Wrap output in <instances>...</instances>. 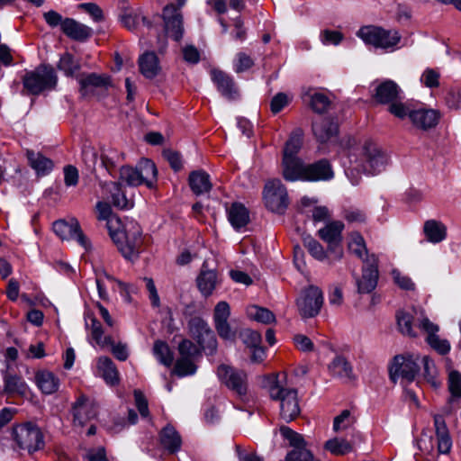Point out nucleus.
<instances>
[{
    "mask_svg": "<svg viewBox=\"0 0 461 461\" xmlns=\"http://www.w3.org/2000/svg\"><path fill=\"white\" fill-rule=\"evenodd\" d=\"M153 354L161 364L167 366L172 365L174 357L166 342L156 341L153 347Z\"/></svg>",
    "mask_w": 461,
    "mask_h": 461,
    "instance_id": "nucleus-46",
    "label": "nucleus"
},
{
    "mask_svg": "<svg viewBox=\"0 0 461 461\" xmlns=\"http://www.w3.org/2000/svg\"><path fill=\"white\" fill-rule=\"evenodd\" d=\"M282 167L283 176L286 181H304L307 164L299 157L283 158Z\"/></svg>",
    "mask_w": 461,
    "mask_h": 461,
    "instance_id": "nucleus-24",
    "label": "nucleus"
},
{
    "mask_svg": "<svg viewBox=\"0 0 461 461\" xmlns=\"http://www.w3.org/2000/svg\"><path fill=\"white\" fill-rule=\"evenodd\" d=\"M106 227L108 229L110 237L119 248L122 240L125 239V233L122 230V223L118 216H112L106 221Z\"/></svg>",
    "mask_w": 461,
    "mask_h": 461,
    "instance_id": "nucleus-42",
    "label": "nucleus"
},
{
    "mask_svg": "<svg viewBox=\"0 0 461 461\" xmlns=\"http://www.w3.org/2000/svg\"><path fill=\"white\" fill-rule=\"evenodd\" d=\"M420 355L402 354L396 355L389 366V377L393 383H396L399 378L407 383L415 380L420 372Z\"/></svg>",
    "mask_w": 461,
    "mask_h": 461,
    "instance_id": "nucleus-5",
    "label": "nucleus"
},
{
    "mask_svg": "<svg viewBox=\"0 0 461 461\" xmlns=\"http://www.w3.org/2000/svg\"><path fill=\"white\" fill-rule=\"evenodd\" d=\"M303 142V131L301 129H295L286 140L283 158H297Z\"/></svg>",
    "mask_w": 461,
    "mask_h": 461,
    "instance_id": "nucleus-35",
    "label": "nucleus"
},
{
    "mask_svg": "<svg viewBox=\"0 0 461 461\" xmlns=\"http://www.w3.org/2000/svg\"><path fill=\"white\" fill-rule=\"evenodd\" d=\"M280 434L284 438L288 440L289 445L293 447V449L306 448V442L303 437L289 427L282 426L280 428Z\"/></svg>",
    "mask_w": 461,
    "mask_h": 461,
    "instance_id": "nucleus-48",
    "label": "nucleus"
},
{
    "mask_svg": "<svg viewBox=\"0 0 461 461\" xmlns=\"http://www.w3.org/2000/svg\"><path fill=\"white\" fill-rule=\"evenodd\" d=\"M78 8L87 13L95 22L104 19L102 9L95 3H83L78 5Z\"/></svg>",
    "mask_w": 461,
    "mask_h": 461,
    "instance_id": "nucleus-61",
    "label": "nucleus"
},
{
    "mask_svg": "<svg viewBox=\"0 0 461 461\" xmlns=\"http://www.w3.org/2000/svg\"><path fill=\"white\" fill-rule=\"evenodd\" d=\"M378 276V258L375 254H371L364 260L361 277L357 278L358 293L369 294L375 290L377 285Z\"/></svg>",
    "mask_w": 461,
    "mask_h": 461,
    "instance_id": "nucleus-14",
    "label": "nucleus"
},
{
    "mask_svg": "<svg viewBox=\"0 0 461 461\" xmlns=\"http://www.w3.org/2000/svg\"><path fill=\"white\" fill-rule=\"evenodd\" d=\"M242 338L244 343L250 348L260 346L262 340L261 334L252 330H244L242 333Z\"/></svg>",
    "mask_w": 461,
    "mask_h": 461,
    "instance_id": "nucleus-62",
    "label": "nucleus"
},
{
    "mask_svg": "<svg viewBox=\"0 0 461 461\" xmlns=\"http://www.w3.org/2000/svg\"><path fill=\"white\" fill-rule=\"evenodd\" d=\"M121 178L132 186H138L143 182L141 173L131 167H123L121 169Z\"/></svg>",
    "mask_w": 461,
    "mask_h": 461,
    "instance_id": "nucleus-51",
    "label": "nucleus"
},
{
    "mask_svg": "<svg viewBox=\"0 0 461 461\" xmlns=\"http://www.w3.org/2000/svg\"><path fill=\"white\" fill-rule=\"evenodd\" d=\"M388 110L392 114L399 119H404L407 116L409 117V114L411 112V110H410L402 102H398V100L390 104Z\"/></svg>",
    "mask_w": 461,
    "mask_h": 461,
    "instance_id": "nucleus-63",
    "label": "nucleus"
},
{
    "mask_svg": "<svg viewBox=\"0 0 461 461\" xmlns=\"http://www.w3.org/2000/svg\"><path fill=\"white\" fill-rule=\"evenodd\" d=\"M439 77L440 74L438 69L428 68L423 71L420 81L425 86L435 88L439 86Z\"/></svg>",
    "mask_w": 461,
    "mask_h": 461,
    "instance_id": "nucleus-54",
    "label": "nucleus"
},
{
    "mask_svg": "<svg viewBox=\"0 0 461 461\" xmlns=\"http://www.w3.org/2000/svg\"><path fill=\"white\" fill-rule=\"evenodd\" d=\"M291 99L288 97V95L285 93H278L273 98L270 102V110L273 113H278L284 107L288 105Z\"/></svg>",
    "mask_w": 461,
    "mask_h": 461,
    "instance_id": "nucleus-59",
    "label": "nucleus"
},
{
    "mask_svg": "<svg viewBox=\"0 0 461 461\" xmlns=\"http://www.w3.org/2000/svg\"><path fill=\"white\" fill-rule=\"evenodd\" d=\"M217 375L221 382L239 398L243 400L247 396L249 383L248 375L244 371L221 365L217 369Z\"/></svg>",
    "mask_w": 461,
    "mask_h": 461,
    "instance_id": "nucleus-8",
    "label": "nucleus"
},
{
    "mask_svg": "<svg viewBox=\"0 0 461 461\" xmlns=\"http://www.w3.org/2000/svg\"><path fill=\"white\" fill-rule=\"evenodd\" d=\"M323 304V293L316 285H309L302 290L296 299L299 314L303 319L312 318L319 314Z\"/></svg>",
    "mask_w": 461,
    "mask_h": 461,
    "instance_id": "nucleus-9",
    "label": "nucleus"
},
{
    "mask_svg": "<svg viewBox=\"0 0 461 461\" xmlns=\"http://www.w3.org/2000/svg\"><path fill=\"white\" fill-rule=\"evenodd\" d=\"M59 69L63 70L68 76H79V64L77 59H60L59 63Z\"/></svg>",
    "mask_w": 461,
    "mask_h": 461,
    "instance_id": "nucleus-60",
    "label": "nucleus"
},
{
    "mask_svg": "<svg viewBox=\"0 0 461 461\" xmlns=\"http://www.w3.org/2000/svg\"><path fill=\"white\" fill-rule=\"evenodd\" d=\"M305 98L309 99V104L312 109L318 113H322L328 111L330 105V98L322 93H311L305 94Z\"/></svg>",
    "mask_w": 461,
    "mask_h": 461,
    "instance_id": "nucleus-39",
    "label": "nucleus"
},
{
    "mask_svg": "<svg viewBox=\"0 0 461 461\" xmlns=\"http://www.w3.org/2000/svg\"><path fill=\"white\" fill-rule=\"evenodd\" d=\"M27 158L30 166L37 172L38 175H46L53 167L52 161L41 153L28 150Z\"/></svg>",
    "mask_w": 461,
    "mask_h": 461,
    "instance_id": "nucleus-37",
    "label": "nucleus"
},
{
    "mask_svg": "<svg viewBox=\"0 0 461 461\" xmlns=\"http://www.w3.org/2000/svg\"><path fill=\"white\" fill-rule=\"evenodd\" d=\"M303 245L317 260L323 261L325 258H329L330 262L335 261L328 250L325 251L321 244L311 236L303 238Z\"/></svg>",
    "mask_w": 461,
    "mask_h": 461,
    "instance_id": "nucleus-38",
    "label": "nucleus"
},
{
    "mask_svg": "<svg viewBox=\"0 0 461 461\" xmlns=\"http://www.w3.org/2000/svg\"><path fill=\"white\" fill-rule=\"evenodd\" d=\"M312 453L307 448H296L289 451L285 456V461H313Z\"/></svg>",
    "mask_w": 461,
    "mask_h": 461,
    "instance_id": "nucleus-56",
    "label": "nucleus"
},
{
    "mask_svg": "<svg viewBox=\"0 0 461 461\" xmlns=\"http://www.w3.org/2000/svg\"><path fill=\"white\" fill-rule=\"evenodd\" d=\"M178 352L181 357L194 359L200 355V348L189 339H183L178 345Z\"/></svg>",
    "mask_w": 461,
    "mask_h": 461,
    "instance_id": "nucleus-53",
    "label": "nucleus"
},
{
    "mask_svg": "<svg viewBox=\"0 0 461 461\" xmlns=\"http://www.w3.org/2000/svg\"><path fill=\"white\" fill-rule=\"evenodd\" d=\"M440 113L435 109L420 108L411 110L409 118L412 124L423 131L434 128L439 121Z\"/></svg>",
    "mask_w": 461,
    "mask_h": 461,
    "instance_id": "nucleus-21",
    "label": "nucleus"
},
{
    "mask_svg": "<svg viewBox=\"0 0 461 461\" xmlns=\"http://www.w3.org/2000/svg\"><path fill=\"white\" fill-rule=\"evenodd\" d=\"M13 436L17 446L29 453H33L44 446L43 434L31 422L14 427Z\"/></svg>",
    "mask_w": 461,
    "mask_h": 461,
    "instance_id": "nucleus-7",
    "label": "nucleus"
},
{
    "mask_svg": "<svg viewBox=\"0 0 461 461\" xmlns=\"http://www.w3.org/2000/svg\"><path fill=\"white\" fill-rule=\"evenodd\" d=\"M227 213L228 220L235 230H240L249 222V210L241 203H231Z\"/></svg>",
    "mask_w": 461,
    "mask_h": 461,
    "instance_id": "nucleus-29",
    "label": "nucleus"
},
{
    "mask_svg": "<svg viewBox=\"0 0 461 461\" xmlns=\"http://www.w3.org/2000/svg\"><path fill=\"white\" fill-rule=\"evenodd\" d=\"M28 390L27 384L20 375L13 372L8 366L4 374V387L1 394L25 396Z\"/></svg>",
    "mask_w": 461,
    "mask_h": 461,
    "instance_id": "nucleus-22",
    "label": "nucleus"
},
{
    "mask_svg": "<svg viewBox=\"0 0 461 461\" xmlns=\"http://www.w3.org/2000/svg\"><path fill=\"white\" fill-rule=\"evenodd\" d=\"M266 207L276 213L284 214L289 205L286 187L279 179L269 180L263 191Z\"/></svg>",
    "mask_w": 461,
    "mask_h": 461,
    "instance_id": "nucleus-6",
    "label": "nucleus"
},
{
    "mask_svg": "<svg viewBox=\"0 0 461 461\" xmlns=\"http://www.w3.org/2000/svg\"><path fill=\"white\" fill-rule=\"evenodd\" d=\"M445 103L447 106L453 110L461 108V90L456 88H451L447 91Z\"/></svg>",
    "mask_w": 461,
    "mask_h": 461,
    "instance_id": "nucleus-58",
    "label": "nucleus"
},
{
    "mask_svg": "<svg viewBox=\"0 0 461 461\" xmlns=\"http://www.w3.org/2000/svg\"><path fill=\"white\" fill-rule=\"evenodd\" d=\"M98 369L107 384L111 385L119 384V373L111 358L107 357H100L98 360Z\"/></svg>",
    "mask_w": 461,
    "mask_h": 461,
    "instance_id": "nucleus-36",
    "label": "nucleus"
},
{
    "mask_svg": "<svg viewBox=\"0 0 461 461\" xmlns=\"http://www.w3.org/2000/svg\"><path fill=\"white\" fill-rule=\"evenodd\" d=\"M230 315V308L229 303L225 301H221L216 304L214 308L213 321L214 323L226 321H228Z\"/></svg>",
    "mask_w": 461,
    "mask_h": 461,
    "instance_id": "nucleus-57",
    "label": "nucleus"
},
{
    "mask_svg": "<svg viewBox=\"0 0 461 461\" xmlns=\"http://www.w3.org/2000/svg\"><path fill=\"white\" fill-rule=\"evenodd\" d=\"M91 334L93 339L100 346H106L108 343H112V339L110 337L103 338V328L101 323L95 318L91 317Z\"/></svg>",
    "mask_w": 461,
    "mask_h": 461,
    "instance_id": "nucleus-52",
    "label": "nucleus"
},
{
    "mask_svg": "<svg viewBox=\"0 0 461 461\" xmlns=\"http://www.w3.org/2000/svg\"><path fill=\"white\" fill-rule=\"evenodd\" d=\"M319 40L324 46H338L344 40V35L340 31L323 29L320 32Z\"/></svg>",
    "mask_w": 461,
    "mask_h": 461,
    "instance_id": "nucleus-49",
    "label": "nucleus"
},
{
    "mask_svg": "<svg viewBox=\"0 0 461 461\" xmlns=\"http://www.w3.org/2000/svg\"><path fill=\"white\" fill-rule=\"evenodd\" d=\"M357 36L366 45L385 50H393L401 41L397 31L385 30L375 25L361 26L357 32Z\"/></svg>",
    "mask_w": 461,
    "mask_h": 461,
    "instance_id": "nucleus-3",
    "label": "nucleus"
},
{
    "mask_svg": "<svg viewBox=\"0 0 461 461\" xmlns=\"http://www.w3.org/2000/svg\"><path fill=\"white\" fill-rule=\"evenodd\" d=\"M189 186L196 195H201L211 191L212 185L210 175L204 170H196L190 173L188 177Z\"/></svg>",
    "mask_w": 461,
    "mask_h": 461,
    "instance_id": "nucleus-28",
    "label": "nucleus"
},
{
    "mask_svg": "<svg viewBox=\"0 0 461 461\" xmlns=\"http://www.w3.org/2000/svg\"><path fill=\"white\" fill-rule=\"evenodd\" d=\"M159 443L165 451L170 455L176 454L182 447V437L170 424L165 426L159 432Z\"/></svg>",
    "mask_w": 461,
    "mask_h": 461,
    "instance_id": "nucleus-25",
    "label": "nucleus"
},
{
    "mask_svg": "<svg viewBox=\"0 0 461 461\" xmlns=\"http://www.w3.org/2000/svg\"><path fill=\"white\" fill-rule=\"evenodd\" d=\"M124 240H126V241L125 243L122 241V244L119 245V250L126 259L134 262L139 258L141 246L144 243L140 225L136 222H131Z\"/></svg>",
    "mask_w": 461,
    "mask_h": 461,
    "instance_id": "nucleus-13",
    "label": "nucleus"
},
{
    "mask_svg": "<svg viewBox=\"0 0 461 461\" xmlns=\"http://www.w3.org/2000/svg\"><path fill=\"white\" fill-rule=\"evenodd\" d=\"M397 324L400 331L409 337H416L417 334L413 330V316L404 311H400L396 314Z\"/></svg>",
    "mask_w": 461,
    "mask_h": 461,
    "instance_id": "nucleus-44",
    "label": "nucleus"
},
{
    "mask_svg": "<svg viewBox=\"0 0 461 461\" xmlns=\"http://www.w3.org/2000/svg\"><path fill=\"white\" fill-rule=\"evenodd\" d=\"M196 371V366L194 359L186 357H179L174 367V373L180 377L194 375Z\"/></svg>",
    "mask_w": 461,
    "mask_h": 461,
    "instance_id": "nucleus-50",
    "label": "nucleus"
},
{
    "mask_svg": "<svg viewBox=\"0 0 461 461\" xmlns=\"http://www.w3.org/2000/svg\"><path fill=\"white\" fill-rule=\"evenodd\" d=\"M73 424L84 427L89 420L97 415V406L86 395L81 394L72 404Z\"/></svg>",
    "mask_w": 461,
    "mask_h": 461,
    "instance_id": "nucleus-15",
    "label": "nucleus"
},
{
    "mask_svg": "<svg viewBox=\"0 0 461 461\" xmlns=\"http://www.w3.org/2000/svg\"><path fill=\"white\" fill-rule=\"evenodd\" d=\"M35 382L39 389L46 394L57 392L59 385V378L47 370L38 371L35 375Z\"/></svg>",
    "mask_w": 461,
    "mask_h": 461,
    "instance_id": "nucleus-32",
    "label": "nucleus"
},
{
    "mask_svg": "<svg viewBox=\"0 0 461 461\" xmlns=\"http://www.w3.org/2000/svg\"><path fill=\"white\" fill-rule=\"evenodd\" d=\"M329 371L334 377L351 380L354 377L350 363L342 356H337L329 365Z\"/></svg>",
    "mask_w": 461,
    "mask_h": 461,
    "instance_id": "nucleus-31",
    "label": "nucleus"
},
{
    "mask_svg": "<svg viewBox=\"0 0 461 461\" xmlns=\"http://www.w3.org/2000/svg\"><path fill=\"white\" fill-rule=\"evenodd\" d=\"M415 325L428 334L427 342L440 355H446L450 351L449 342L447 339H441L436 334L438 331V326L431 322L427 317L418 319Z\"/></svg>",
    "mask_w": 461,
    "mask_h": 461,
    "instance_id": "nucleus-16",
    "label": "nucleus"
},
{
    "mask_svg": "<svg viewBox=\"0 0 461 461\" xmlns=\"http://www.w3.org/2000/svg\"><path fill=\"white\" fill-rule=\"evenodd\" d=\"M348 249L363 261L371 255L368 254L364 238L358 232L351 233Z\"/></svg>",
    "mask_w": 461,
    "mask_h": 461,
    "instance_id": "nucleus-41",
    "label": "nucleus"
},
{
    "mask_svg": "<svg viewBox=\"0 0 461 461\" xmlns=\"http://www.w3.org/2000/svg\"><path fill=\"white\" fill-rule=\"evenodd\" d=\"M112 203L113 206L119 209H130L134 205L132 199H127L125 194L121 190L120 185L116 182L112 183Z\"/></svg>",
    "mask_w": 461,
    "mask_h": 461,
    "instance_id": "nucleus-40",
    "label": "nucleus"
},
{
    "mask_svg": "<svg viewBox=\"0 0 461 461\" xmlns=\"http://www.w3.org/2000/svg\"><path fill=\"white\" fill-rule=\"evenodd\" d=\"M24 87L32 95H38L45 89L56 85V77L52 68L40 66L34 71L27 73L23 77Z\"/></svg>",
    "mask_w": 461,
    "mask_h": 461,
    "instance_id": "nucleus-11",
    "label": "nucleus"
},
{
    "mask_svg": "<svg viewBox=\"0 0 461 461\" xmlns=\"http://www.w3.org/2000/svg\"><path fill=\"white\" fill-rule=\"evenodd\" d=\"M344 223L340 221H333L327 223L318 230V236L327 243L328 252L334 260H340L343 257L342 230Z\"/></svg>",
    "mask_w": 461,
    "mask_h": 461,
    "instance_id": "nucleus-12",
    "label": "nucleus"
},
{
    "mask_svg": "<svg viewBox=\"0 0 461 461\" xmlns=\"http://www.w3.org/2000/svg\"><path fill=\"white\" fill-rule=\"evenodd\" d=\"M62 32L72 41L85 42L93 36L94 31L73 18L66 17L62 23Z\"/></svg>",
    "mask_w": 461,
    "mask_h": 461,
    "instance_id": "nucleus-20",
    "label": "nucleus"
},
{
    "mask_svg": "<svg viewBox=\"0 0 461 461\" xmlns=\"http://www.w3.org/2000/svg\"><path fill=\"white\" fill-rule=\"evenodd\" d=\"M350 167L347 170V176L350 178L353 185L359 183V177L355 175L362 171L366 174L375 175L384 170L387 164L386 154L371 140H366L361 158H357L356 155H348Z\"/></svg>",
    "mask_w": 461,
    "mask_h": 461,
    "instance_id": "nucleus-2",
    "label": "nucleus"
},
{
    "mask_svg": "<svg viewBox=\"0 0 461 461\" xmlns=\"http://www.w3.org/2000/svg\"><path fill=\"white\" fill-rule=\"evenodd\" d=\"M312 132L317 141L326 143L339 133L338 123L330 118H321L312 122Z\"/></svg>",
    "mask_w": 461,
    "mask_h": 461,
    "instance_id": "nucleus-23",
    "label": "nucleus"
},
{
    "mask_svg": "<svg viewBox=\"0 0 461 461\" xmlns=\"http://www.w3.org/2000/svg\"><path fill=\"white\" fill-rule=\"evenodd\" d=\"M53 230L62 240H69L76 236L80 245L86 249L87 248L86 238L83 234L77 219L72 218L69 221L65 220L56 221L53 223Z\"/></svg>",
    "mask_w": 461,
    "mask_h": 461,
    "instance_id": "nucleus-17",
    "label": "nucleus"
},
{
    "mask_svg": "<svg viewBox=\"0 0 461 461\" xmlns=\"http://www.w3.org/2000/svg\"><path fill=\"white\" fill-rule=\"evenodd\" d=\"M80 84L83 87H107L111 86V78L105 74L91 73L86 76L82 75Z\"/></svg>",
    "mask_w": 461,
    "mask_h": 461,
    "instance_id": "nucleus-43",
    "label": "nucleus"
},
{
    "mask_svg": "<svg viewBox=\"0 0 461 461\" xmlns=\"http://www.w3.org/2000/svg\"><path fill=\"white\" fill-rule=\"evenodd\" d=\"M424 234L427 240L431 243H438L447 237L446 226L435 220H429L424 223Z\"/></svg>",
    "mask_w": 461,
    "mask_h": 461,
    "instance_id": "nucleus-34",
    "label": "nucleus"
},
{
    "mask_svg": "<svg viewBox=\"0 0 461 461\" xmlns=\"http://www.w3.org/2000/svg\"><path fill=\"white\" fill-rule=\"evenodd\" d=\"M204 267L205 263L197 277V286L204 296H209L216 287L217 273L214 270H205Z\"/></svg>",
    "mask_w": 461,
    "mask_h": 461,
    "instance_id": "nucleus-33",
    "label": "nucleus"
},
{
    "mask_svg": "<svg viewBox=\"0 0 461 461\" xmlns=\"http://www.w3.org/2000/svg\"><path fill=\"white\" fill-rule=\"evenodd\" d=\"M146 290L148 293V298L150 303V306L156 310L157 313L164 315L165 318H168L170 321H173L171 309L167 306H162L160 297L158 295L157 287L153 279L146 278Z\"/></svg>",
    "mask_w": 461,
    "mask_h": 461,
    "instance_id": "nucleus-30",
    "label": "nucleus"
},
{
    "mask_svg": "<svg viewBox=\"0 0 461 461\" xmlns=\"http://www.w3.org/2000/svg\"><path fill=\"white\" fill-rule=\"evenodd\" d=\"M401 89L393 80H385L375 90V98L379 104H390L400 99Z\"/></svg>",
    "mask_w": 461,
    "mask_h": 461,
    "instance_id": "nucleus-27",
    "label": "nucleus"
},
{
    "mask_svg": "<svg viewBox=\"0 0 461 461\" xmlns=\"http://www.w3.org/2000/svg\"><path fill=\"white\" fill-rule=\"evenodd\" d=\"M161 17L164 32L156 37L155 43L150 42V49L146 50V58H158V55H163L167 48V38L176 42L183 39L184 18L174 4H167L164 6Z\"/></svg>",
    "mask_w": 461,
    "mask_h": 461,
    "instance_id": "nucleus-1",
    "label": "nucleus"
},
{
    "mask_svg": "<svg viewBox=\"0 0 461 461\" xmlns=\"http://www.w3.org/2000/svg\"><path fill=\"white\" fill-rule=\"evenodd\" d=\"M210 76L221 95L228 99H235L238 96V88L233 78L227 73L219 68H212L210 69Z\"/></svg>",
    "mask_w": 461,
    "mask_h": 461,
    "instance_id": "nucleus-19",
    "label": "nucleus"
},
{
    "mask_svg": "<svg viewBox=\"0 0 461 461\" xmlns=\"http://www.w3.org/2000/svg\"><path fill=\"white\" fill-rule=\"evenodd\" d=\"M448 390L453 397L461 398V373L452 370L448 374Z\"/></svg>",
    "mask_w": 461,
    "mask_h": 461,
    "instance_id": "nucleus-55",
    "label": "nucleus"
},
{
    "mask_svg": "<svg viewBox=\"0 0 461 461\" xmlns=\"http://www.w3.org/2000/svg\"><path fill=\"white\" fill-rule=\"evenodd\" d=\"M163 156L175 171H179L182 168L181 155L178 152L171 149H165L163 151Z\"/></svg>",
    "mask_w": 461,
    "mask_h": 461,
    "instance_id": "nucleus-64",
    "label": "nucleus"
},
{
    "mask_svg": "<svg viewBox=\"0 0 461 461\" xmlns=\"http://www.w3.org/2000/svg\"><path fill=\"white\" fill-rule=\"evenodd\" d=\"M334 177V171L329 159L321 158L307 164L304 181L325 182Z\"/></svg>",
    "mask_w": 461,
    "mask_h": 461,
    "instance_id": "nucleus-18",
    "label": "nucleus"
},
{
    "mask_svg": "<svg viewBox=\"0 0 461 461\" xmlns=\"http://www.w3.org/2000/svg\"><path fill=\"white\" fill-rule=\"evenodd\" d=\"M434 427L438 442V450L441 454H447L452 447V440L445 419L440 414H434Z\"/></svg>",
    "mask_w": 461,
    "mask_h": 461,
    "instance_id": "nucleus-26",
    "label": "nucleus"
},
{
    "mask_svg": "<svg viewBox=\"0 0 461 461\" xmlns=\"http://www.w3.org/2000/svg\"><path fill=\"white\" fill-rule=\"evenodd\" d=\"M248 316L258 322L270 324L276 321L274 313L267 308L252 305L247 310Z\"/></svg>",
    "mask_w": 461,
    "mask_h": 461,
    "instance_id": "nucleus-45",
    "label": "nucleus"
},
{
    "mask_svg": "<svg viewBox=\"0 0 461 461\" xmlns=\"http://www.w3.org/2000/svg\"><path fill=\"white\" fill-rule=\"evenodd\" d=\"M271 399L280 401V417L285 422H290L297 418L301 412L297 391L281 386L275 379L269 387Z\"/></svg>",
    "mask_w": 461,
    "mask_h": 461,
    "instance_id": "nucleus-4",
    "label": "nucleus"
},
{
    "mask_svg": "<svg viewBox=\"0 0 461 461\" xmlns=\"http://www.w3.org/2000/svg\"><path fill=\"white\" fill-rule=\"evenodd\" d=\"M190 336L197 342L201 349L213 354L217 348V340L213 330L201 317L195 316L188 321Z\"/></svg>",
    "mask_w": 461,
    "mask_h": 461,
    "instance_id": "nucleus-10",
    "label": "nucleus"
},
{
    "mask_svg": "<svg viewBox=\"0 0 461 461\" xmlns=\"http://www.w3.org/2000/svg\"><path fill=\"white\" fill-rule=\"evenodd\" d=\"M325 448L333 455H345L352 450V446L347 439L334 438L325 443Z\"/></svg>",
    "mask_w": 461,
    "mask_h": 461,
    "instance_id": "nucleus-47",
    "label": "nucleus"
}]
</instances>
